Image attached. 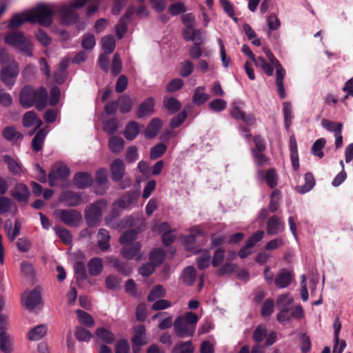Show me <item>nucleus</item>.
I'll use <instances>...</instances> for the list:
<instances>
[{
	"label": "nucleus",
	"mask_w": 353,
	"mask_h": 353,
	"mask_svg": "<svg viewBox=\"0 0 353 353\" xmlns=\"http://www.w3.org/2000/svg\"><path fill=\"white\" fill-rule=\"evenodd\" d=\"M101 0H73L70 4L61 6L50 4H39L34 8L30 10L31 23H39V24L48 26L52 22V15L59 12L63 21L65 23H72L77 19L75 10L83 7L86 3H91L92 5L88 8L87 14L92 15L98 8V3Z\"/></svg>",
	"instance_id": "obj_1"
},
{
	"label": "nucleus",
	"mask_w": 353,
	"mask_h": 353,
	"mask_svg": "<svg viewBox=\"0 0 353 353\" xmlns=\"http://www.w3.org/2000/svg\"><path fill=\"white\" fill-rule=\"evenodd\" d=\"M48 97L47 90L44 88L34 89L30 85L25 86L20 92L19 101L25 108L32 107L34 104L39 110H41L46 105Z\"/></svg>",
	"instance_id": "obj_2"
},
{
	"label": "nucleus",
	"mask_w": 353,
	"mask_h": 353,
	"mask_svg": "<svg viewBox=\"0 0 353 353\" xmlns=\"http://www.w3.org/2000/svg\"><path fill=\"white\" fill-rule=\"evenodd\" d=\"M198 321V316L192 312L178 316L173 323L174 333L180 338L192 337L194 334Z\"/></svg>",
	"instance_id": "obj_3"
},
{
	"label": "nucleus",
	"mask_w": 353,
	"mask_h": 353,
	"mask_svg": "<svg viewBox=\"0 0 353 353\" xmlns=\"http://www.w3.org/2000/svg\"><path fill=\"white\" fill-rule=\"evenodd\" d=\"M266 75L272 76L274 73V70H276V85L277 87V92L281 99L285 97V91L283 84V79L285 75V70L282 67L281 64L274 56L273 53L266 48Z\"/></svg>",
	"instance_id": "obj_4"
},
{
	"label": "nucleus",
	"mask_w": 353,
	"mask_h": 353,
	"mask_svg": "<svg viewBox=\"0 0 353 353\" xmlns=\"http://www.w3.org/2000/svg\"><path fill=\"white\" fill-rule=\"evenodd\" d=\"M5 43L12 46L26 56L32 55V45L31 41L20 32L8 33L5 37Z\"/></svg>",
	"instance_id": "obj_5"
},
{
	"label": "nucleus",
	"mask_w": 353,
	"mask_h": 353,
	"mask_svg": "<svg viewBox=\"0 0 353 353\" xmlns=\"http://www.w3.org/2000/svg\"><path fill=\"white\" fill-rule=\"evenodd\" d=\"M254 142L255 143V148L252 150V156L254 161L256 163V165L259 167L258 170V179L261 181H263L265 180V174L263 173V170L260 169L263 165L264 162V155H263V139L259 137H254Z\"/></svg>",
	"instance_id": "obj_6"
},
{
	"label": "nucleus",
	"mask_w": 353,
	"mask_h": 353,
	"mask_svg": "<svg viewBox=\"0 0 353 353\" xmlns=\"http://www.w3.org/2000/svg\"><path fill=\"white\" fill-rule=\"evenodd\" d=\"M107 203L99 201L90 206L85 212V219L90 225H95L101 221L103 212L106 209Z\"/></svg>",
	"instance_id": "obj_7"
},
{
	"label": "nucleus",
	"mask_w": 353,
	"mask_h": 353,
	"mask_svg": "<svg viewBox=\"0 0 353 353\" xmlns=\"http://www.w3.org/2000/svg\"><path fill=\"white\" fill-rule=\"evenodd\" d=\"M19 66L15 60L12 59L10 65L3 67L1 70V79L4 84L12 88L19 74Z\"/></svg>",
	"instance_id": "obj_8"
},
{
	"label": "nucleus",
	"mask_w": 353,
	"mask_h": 353,
	"mask_svg": "<svg viewBox=\"0 0 353 353\" xmlns=\"http://www.w3.org/2000/svg\"><path fill=\"white\" fill-rule=\"evenodd\" d=\"M21 303L28 310H32L41 303V293L38 290L25 292L21 295Z\"/></svg>",
	"instance_id": "obj_9"
},
{
	"label": "nucleus",
	"mask_w": 353,
	"mask_h": 353,
	"mask_svg": "<svg viewBox=\"0 0 353 353\" xmlns=\"http://www.w3.org/2000/svg\"><path fill=\"white\" fill-rule=\"evenodd\" d=\"M153 231L162 234V241L165 245H170L175 240V232L170 229V225L166 222L155 224L153 227Z\"/></svg>",
	"instance_id": "obj_10"
},
{
	"label": "nucleus",
	"mask_w": 353,
	"mask_h": 353,
	"mask_svg": "<svg viewBox=\"0 0 353 353\" xmlns=\"http://www.w3.org/2000/svg\"><path fill=\"white\" fill-rule=\"evenodd\" d=\"M145 0H137L139 3L137 6H130L125 14L126 19H131L134 16L139 18H146L150 15V10L145 4Z\"/></svg>",
	"instance_id": "obj_11"
},
{
	"label": "nucleus",
	"mask_w": 353,
	"mask_h": 353,
	"mask_svg": "<svg viewBox=\"0 0 353 353\" xmlns=\"http://www.w3.org/2000/svg\"><path fill=\"white\" fill-rule=\"evenodd\" d=\"M284 230L285 223L279 216L273 215L266 221V234L268 235H277L283 232Z\"/></svg>",
	"instance_id": "obj_12"
},
{
	"label": "nucleus",
	"mask_w": 353,
	"mask_h": 353,
	"mask_svg": "<svg viewBox=\"0 0 353 353\" xmlns=\"http://www.w3.org/2000/svg\"><path fill=\"white\" fill-rule=\"evenodd\" d=\"M294 278L293 271L283 268L276 275L274 282L278 288H285L291 284Z\"/></svg>",
	"instance_id": "obj_13"
},
{
	"label": "nucleus",
	"mask_w": 353,
	"mask_h": 353,
	"mask_svg": "<svg viewBox=\"0 0 353 353\" xmlns=\"http://www.w3.org/2000/svg\"><path fill=\"white\" fill-rule=\"evenodd\" d=\"M140 250L141 244L139 243H134L130 245H124L121 250V253L127 259H135L137 261H139L142 256Z\"/></svg>",
	"instance_id": "obj_14"
},
{
	"label": "nucleus",
	"mask_w": 353,
	"mask_h": 353,
	"mask_svg": "<svg viewBox=\"0 0 353 353\" xmlns=\"http://www.w3.org/2000/svg\"><path fill=\"white\" fill-rule=\"evenodd\" d=\"M70 175V170L65 165H62L55 170H52L49 174V183L54 186L59 181L65 180Z\"/></svg>",
	"instance_id": "obj_15"
},
{
	"label": "nucleus",
	"mask_w": 353,
	"mask_h": 353,
	"mask_svg": "<svg viewBox=\"0 0 353 353\" xmlns=\"http://www.w3.org/2000/svg\"><path fill=\"white\" fill-rule=\"evenodd\" d=\"M263 237V232L259 231L251 236L247 241L245 247L242 248L239 255L241 258L244 259L251 253V248H253L257 242L261 241Z\"/></svg>",
	"instance_id": "obj_16"
},
{
	"label": "nucleus",
	"mask_w": 353,
	"mask_h": 353,
	"mask_svg": "<svg viewBox=\"0 0 353 353\" xmlns=\"http://www.w3.org/2000/svg\"><path fill=\"white\" fill-rule=\"evenodd\" d=\"M290 156L292 162V168L294 171H298L299 169V159L298 152V145L296 141L294 134L290 137Z\"/></svg>",
	"instance_id": "obj_17"
},
{
	"label": "nucleus",
	"mask_w": 353,
	"mask_h": 353,
	"mask_svg": "<svg viewBox=\"0 0 353 353\" xmlns=\"http://www.w3.org/2000/svg\"><path fill=\"white\" fill-rule=\"evenodd\" d=\"M148 339L146 336V330L143 325H138L134 329V335L132 338L133 346H141L147 344Z\"/></svg>",
	"instance_id": "obj_18"
},
{
	"label": "nucleus",
	"mask_w": 353,
	"mask_h": 353,
	"mask_svg": "<svg viewBox=\"0 0 353 353\" xmlns=\"http://www.w3.org/2000/svg\"><path fill=\"white\" fill-rule=\"evenodd\" d=\"M59 216L61 221L66 224L72 225L79 222L81 219V215L79 212L73 210H62L59 212Z\"/></svg>",
	"instance_id": "obj_19"
},
{
	"label": "nucleus",
	"mask_w": 353,
	"mask_h": 353,
	"mask_svg": "<svg viewBox=\"0 0 353 353\" xmlns=\"http://www.w3.org/2000/svg\"><path fill=\"white\" fill-rule=\"evenodd\" d=\"M112 178L114 181L121 180L125 173V165L121 159H117L112 161L110 165Z\"/></svg>",
	"instance_id": "obj_20"
},
{
	"label": "nucleus",
	"mask_w": 353,
	"mask_h": 353,
	"mask_svg": "<svg viewBox=\"0 0 353 353\" xmlns=\"http://www.w3.org/2000/svg\"><path fill=\"white\" fill-rule=\"evenodd\" d=\"M14 350V339L8 332L0 334V352L12 353Z\"/></svg>",
	"instance_id": "obj_21"
},
{
	"label": "nucleus",
	"mask_w": 353,
	"mask_h": 353,
	"mask_svg": "<svg viewBox=\"0 0 353 353\" xmlns=\"http://www.w3.org/2000/svg\"><path fill=\"white\" fill-rule=\"evenodd\" d=\"M210 98V94L206 92L205 86H198L193 92L192 101L196 105H201L207 102Z\"/></svg>",
	"instance_id": "obj_22"
},
{
	"label": "nucleus",
	"mask_w": 353,
	"mask_h": 353,
	"mask_svg": "<svg viewBox=\"0 0 353 353\" xmlns=\"http://www.w3.org/2000/svg\"><path fill=\"white\" fill-rule=\"evenodd\" d=\"M139 198V194L137 192L129 193L124 195L117 202L113 205V210H117L119 208H126L131 204L134 203L137 201Z\"/></svg>",
	"instance_id": "obj_23"
},
{
	"label": "nucleus",
	"mask_w": 353,
	"mask_h": 353,
	"mask_svg": "<svg viewBox=\"0 0 353 353\" xmlns=\"http://www.w3.org/2000/svg\"><path fill=\"white\" fill-rule=\"evenodd\" d=\"M197 255L196 259V264L200 270H204L210 266L211 261V254L208 250H200L195 252Z\"/></svg>",
	"instance_id": "obj_24"
},
{
	"label": "nucleus",
	"mask_w": 353,
	"mask_h": 353,
	"mask_svg": "<svg viewBox=\"0 0 353 353\" xmlns=\"http://www.w3.org/2000/svg\"><path fill=\"white\" fill-rule=\"evenodd\" d=\"M3 161L8 165V170L13 174L20 176L25 172V170L23 168L20 163L12 158L10 156L5 155L3 157Z\"/></svg>",
	"instance_id": "obj_25"
},
{
	"label": "nucleus",
	"mask_w": 353,
	"mask_h": 353,
	"mask_svg": "<svg viewBox=\"0 0 353 353\" xmlns=\"http://www.w3.org/2000/svg\"><path fill=\"white\" fill-rule=\"evenodd\" d=\"M23 124L26 128L32 127L37 129L41 126L42 121L37 117L35 112L29 111L23 115Z\"/></svg>",
	"instance_id": "obj_26"
},
{
	"label": "nucleus",
	"mask_w": 353,
	"mask_h": 353,
	"mask_svg": "<svg viewBox=\"0 0 353 353\" xmlns=\"http://www.w3.org/2000/svg\"><path fill=\"white\" fill-rule=\"evenodd\" d=\"M26 22L31 23V17L29 10L15 14L10 21L8 27L10 28H17Z\"/></svg>",
	"instance_id": "obj_27"
},
{
	"label": "nucleus",
	"mask_w": 353,
	"mask_h": 353,
	"mask_svg": "<svg viewBox=\"0 0 353 353\" xmlns=\"http://www.w3.org/2000/svg\"><path fill=\"white\" fill-rule=\"evenodd\" d=\"M12 194L14 199L19 201H26L30 195V192L26 185L19 183L12 190Z\"/></svg>",
	"instance_id": "obj_28"
},
{
	"label": "nucleus",
	"mask_w": 353,
	"mask_h": 353,
	"mask_svg": "<svg viewBox=\"0 0 353 353\" xmlns=\"http://www.w3.org/2000/svg\"><path fill=\"white\" fill-rule=\"evenodd\" d=\"M154 101L151 97L141 103L138 110V117H149L154 112Z\"/></svg>",
	"instance_id": "obj_29"
},
{
	"label": "nucleus",
	"mask_w": 353,
	"mask_h": 353,
	"mask_svg": "<svg viewBox=\"0 0 353 353\" xmlns=\"http://www.w3.org/2000/svg\"><path fill=\"white\" fill-rule=\"evenodd\" d=\"M304 180V185L296 187V192L302 194L310 192L315 185L314 175L310 172H307L305 174Z\"/></svg>",
	"instance_id": "obj_30"
},
{
	"label": "nucleus",
	"mask_w": 353,
	"mask_h": 353,
	"mask_svg": "<svg viewBox=\"0 0 353 353\" xmlns=\"http://www.w3.org/2000/svg\"><path fill=\"white\" fill-rule=\"evenodd\" d=\"M161 126V121L158 118H154L147 126L145 131V136L148 139L154 137L158 134Z\"/></svg>",
	"instance_id": "obj_31"
},
{
	"label": "nucleus",
	"mask_w": 353,
	"mask_h": 353,
	"mask_svg": "<svg viewBox=\"0 0 353 353\" xmlns=\"http://www.w3.org/2000/svg\"><path fill=\"white\" fill-rule=\"evenodd\" d=\"M97 237L99 248L103 251L108 250L110 247V234L108 231L103 228L100 229Z\"/></svg>",
	"instance_id": "obj_32"
},
{
	"label": "nucleus",
	"mask_w": 353,
	"mask_h": 353,
	"mask_svg": "<svg viewBox=\"0 0 353 353\" xmlns=\"http://www.w3.org/2000/svg\"><path fill=\"white\" fill-rule=\"evenodd\" d=\"M47 330L48 328L46 325H38L28 332L27 337L30 341H38L46 334Z\"/></svg>",
	"instance_id": "obj_33"
},
{
	"label": "nucleus",
	"mask_w": 353,
	"mask_h": 353,
	"mask_svg": "<svg viewBox=\"0 0 353 353\" xmlns=\"http://www.w3.org/2000/svg\"><path fill=\"white\" fill-rule=\"evenodd\" d=\"M281 200V192L279 189H274L270 196L268 209L271 212H275L280 205Z\"/></svg>",
	"instance_id": "obj_34"
},
{
	"label": "nucleus",
	"mask_w": 353,
	"mask_h": 353,
	"mask_svg": "<svg viewBox=\"0 0 353 353\" xmlns=\"http://www.w3.org/2000/svg\"><path fill=\"white\" fill-rule=\"evenodd\" d=\"M6 229L8 236L11 241H13L20 233L21 223L16 219L14 221V228H12V221L8 220L6 221Z\"/></svg>",
	"instance_id": "obj_35"
},
{
	"label": "nucleus",
	"mask_w": 353,
	"mask_h": 353,
	"mask_svg": "<svg viewBox=\"0 0 353 353\" xmlns=\"http://www.w3.org/2000/svg\"><path fill=\"white\" fill-rule=\"evenodd\" d=\"M88 269L89 274L92 276L99 274L103 270L101 259L98 257L92 259L88 263Z\"/></svg>",
	"instance_id": "obj_36"
},
{
	"label": "nucleus",
	"mask_w": 353,
	"mask_h": 353,
	"mask_svg": "<svg viewBox=\"0 0 353 353\" xmlns=\"http://www.w3.org/2000/svg\"><path fill=\"white\" fill-rule=\"evenodd\" d=\"M183 37L185 40H191L195 43H201L202 41L201 31L194 29V27L186 28L183 31Z\"/></svg>",
	"instance_id": "obj_37"
},
{
	"label": "nucleus",
	"mask_w": 353,
	"mask_h": 353,
	"mask_svg": "<svg viewBox=\"0 0 353 353\" xmlns=\"http://www.w3.org/2000/svg\"><path fill=\"white\" fill-rule=\"evenodd\" d=\"M196 276V269L193 266H188L184 269L181 278L185 284L190 285L194 283Z\"/></svg>",
	"instance_id": "obj_38"
},
{
	"label": "nucleus",
	"mask_w": 353,
	"mask_h": 353,
	"mask_svg": "<svg viewBox=\"0 0 353 353\" xmlns=\"http://www.w3.org/2000/svg\"><path fill=\"white\" fill-rule=\"evenodd\" d=\"M95 334L98 339L107 343H112L115 339L114 335L104 327L97 328Z\"/></svg>",
	"instance_id": "obj_39"
},
{
	"label": "nucleus",
	"mask_w": 353,
	"mask_h": 353,
	"mask_svg": "<svg viewBox=\"0 0 353 353\" xmlns=\"http://www.w3.org/2000/svg\"><path fill=\"white\" fill-rule=\"evenodd\" d=\"M166 294V291L163 285H156L150 290L148 295V300L149 301H155L159 299L164 297Z\"/></svg>",
	"instance_id": "obj_40"
},
{
	"label": "nucleus",
	"mask_w": 353,
	"mask_h": 353,
	"mask_svg": "<svg viewBox=\"0 0 353 353\" xmlns=\"http://www.w3.org/2000/svg\"><path fill=\"white\" fill-rule=\"evenodd\" d=\"M77 314L78 321L81 324L88 327H94V320L91 315L81 310H77Z\"/></svg>",
	"instance_id": "obj_41"
},
{
	"label": "nucleus",
	"mask_w": 353,
	"mask_h": 353,
	"mask_svg": "<svg viewBox=\"0 0 353 353\" xmlns=\"http://www.w3.org/2000/svg\"><path fill=\"white\" fill-rule=\"evenodd\" d=\"M74 182L79 188H84L91 184L92 177L87 173H79L74 176Z\"/></svg>",
	"instance_id": "obj_42"
},
{
	"label": "nucleus",
	"mask_w": 353,
	"mask_h": 353,
	"mask_svg": "<svg viewBox=\"0 0 353 353\" xmlns=\"http://www.w3.org/2000/svg\"><path fill=\"white\" fill-rule=\"evenodd\" d=\"M279 181V175L274 168L266 170V185L271 189L277 186Z\"/></svg>",
	"instance_id": "obj_43"
},
{
	"label": "nucleus",
	"mask_w": 353,
	"mask_h": 353,
	"mask_svg": "<svg viewBox=\"0 0 353 353\" xmlns=\"http://www.w3.org/2000/svg\"><path fill=\"white\" fill-rule=\"evenodd\" d=\"M101 47L106 54H110L115 48V41L112 36L107 35L101 40Z\"/></svg>",
	"instance_id": "obj_44"
},
{
	"label": "nucleus",
	"mask_w": 353,
	"mask_h": 353,
	"mask_svg": "<svg viewBox=\"0 0 353 353\" xmlns=\"http://www.w3.org/2000/svg\"><path fill=\"white\" fill-rule=\"evenodd\" d=\"M47 132L44 130H40L37 133L32 141V147L34 151L37 152L41 150Z\"/></svg>",
	"instance_id": "obj_45"
},
{
	"label": "nucleus",
	"mask_w": 353,
	"mask_h": 353,
	"mask_svg": "<svg viewBox=\"0 0 353 353\" xmlns=\"http://www.w3.org/2000/svg\"><path fill=\"white\" fill-rule=\"evenodd\" d=\"M139 132V125L135 121L130 122L125 130L124 135L128 140L134 139Z\"/></svg>",
	"instance_id": "obj_46"
},
{
	"label": "nucleus",
	"mask_w": 353,
	"mask_h": 353,
	"mask_svg": "<svg viewBox=\"0 0 353 353\" xmlns=\"http://www.w3.org/2000/svg\"><path fill=\"white\" fill-rule=\"evenodd\" d=\"M326 140L324 138L318 139L312 145L311 151L313 155L322 159L324 157V153L322 150L325 147Z\"/></svg>",
	"instance_id": "obj_47"
},
{
	"label": "nucleus",
	"mask_w": 353,
	"mask_h": 353,
	"mask_svg": "<svg viewBox=\"0 0 353 353\" xmlns=\"http://www.w3.org/2000/svg\"><path fill=\"white\" fill-rule=\"evenodd\" d=\"M241 51L245 55L248 56L251 60L254 62L256 67L261 68L265 70V61L261 58L259 57L257 59H255L254 54L247 45H243L241 48Z\"/></svg>",
	"instance_id": "obj_48"
},
{
	"label": "nucleus",
	"mask_w": 353,
	"mask_h": 353,
	"mask_svg": "<svg viewBox=\"0 0 353 353\" xmlns=\"http://www.w3.org/2000/svg\"><path fill=\"white\" fill-rule=\"evenodd\" d=\"M194 347L190 341L177 343L172 349V353H193Z\"/></svg>",
	"instance_id": "obj_49"
},
{
	"label": "nucleus",
	"mask_w": 353,
	"mask_h": 353,
	"mask_svg": "<svg viewBox=\"0 0 353 353\" xmlns=\"http://www.w3.org/2000/svg\"><path fill=\"white\" fill-rule=\"evenodd\" d=\"M74 336L78 341L86 342L92 337V334L89 330L81 326H77L75 328Z\"/></svg>",
	"instance_id": "obj_50"
},
{
	"label": "nucleus",
	"mask_w": 353,
	"mask_h": 353,
	"mask_svg": "<svg viewBox=\"0 0 353 353\" xmlns=\"http://www.w3.org/2000/svg\"><path fill=\"white\" fill-rule=\"evenodd\" d=\"M124 141L122 138L112 137L110 139L108 145L110 150L113 152L118 153L123 148Z\"/></svg>",
	"instance_id": "obj_51"
},
{
	"label": "nucleus",
	"mask_w": 353,
	"mask_h": 353,
	"mask_svg": "<svg viewBox=\"0 0 353 353\" xmlns=\"http://www.w3.org/2000/svg\"><path fill=\"white\" fill-rule=\"evenodd\" d=\"M3 135L5 139L12 141H17L22 138V134L12 127L6 128L3 132Z\"/></svg>",
	"instance_id": "obj_52"
},
{
	"label": "nucleus",
	"mask_w": 353,
	"mask_h": 353,
	"mask_svg": "<svg viewBox=\"0 0 353 353\" xmlns=\"http://www.w3.org/2000/svg\"><path fill=\"white\" fill-rule=\"evenodd\" d=\"M137 239V233L134 230H130L123 234L120 239L119 242L123 245H130L134 243V240Z\"/></svg>",
	"instance_id": "obj_53"
},
{
	"label": "nucleus",
	"mask_w": 353,
	"mask_h": 353,
	"mask_svg": "<svg viewBox=\"0 0 353 353\" xmlns=\"http://www.w3.org/2000/svg\"><path fill=\"white\" fill-rule=\"evenodd\" d=\"M96 45V39L93 34H86L82 37L81 46L86 50H92Z\"/></svg>",
	"instance_id": "obj_54"
},
{
	"label": "nucleus",
	"mask_w": 353,
	"mask_h": 353,
	"mask_svg": "<svg viewBox=\"0 0 353 353\" xmlns=\"http://www.w3.org/2000/svg\"><path fill=\"white\" fill-rule=\"evenodd\" d=\"M150 259L154 265H159L165 259L164 252L159 248L154 249L150 253Z\"/></svg>",
	"instance_id": "obj_55"
},
{
	"label": "nucleus",
	"mask_w": 353,
	"mask_h": 353,
	"mask_svg": "<svg viewBox=\"0 0 353 353\" xmlns=\"http://www.w3.org/2000/svg\"><path fill=\"white\" fill-rule=\"evenodd\" d=\"M227 107V102L221 99L212 100L209 103V108L212 111L219 112L224 110Z\"/></svg>",
	"instance_id": "obj_56"
},
{
	"label": "nucleus",
	"mask_w": 353,
	"mask_h": 353,
	"mask_svg": "<svg viewBox=\"0 0 353 353\" xmlns=\"http://www.w3.org/2000/svg\"><path fill=\"white\" fill-rule=\"evenodd\" d=\"M285 244V239L282 236H279L272 239L266 243V251L275 250L281 248Z\"/></svg>",
	"instance_id": "obj_57"
},
{
	"label": "nucleus",
	"mask_w": 353,
	"mask_h": 353,
	"mask_svg": "<svg viewBox=\"0 0 353 353\" xmlns=\"http://www.w3.org/2000/svg\"><path fill=\"white\" fill-rule=\"evenodd\" d=\"M243 28L248 39L250 40L254 45L259 46L261 41L259 39L256 38V34L250 25L245 23L243 26Z\"/></svg>",
	"instance_id": "obj_58"
},
{
	"label": "nucleus",
	"mask_w": 353,
	"mask_h": 353,
	"mask_svg": "<svg viewBox=\"0 0 353 353\" xmlns=\"http://www.w3.org/2000/svg\"><path fill=\"white\" fill-rule=\"evenodd\" d=\"M321 125L323 128L327 129L328 131L334 132V134L338 132L339 125H341V130L343 129V123L340 122H334L330 120L323 119L321 121Z\"/></svg>",
	"instance_id": "obj_59"
},
{
	"label": "nucleus",
	"mask_w": 353,
	"mask_h": 353,
	"mask_svg": "<svg viewBox=\"0 0 353 353\" xmlns=\"http://www.w3.org/2000/svg\"><path fill=\"white\" fill-rule=\"evenodd\" d=\"M225 250L223 248H218L217 249H216L212 261V265L215 268L219 266L223 262Z\"/></svg>",
	"instance_id": "obj_60"
},
{
	"label": "nucleus",
	"mask_w": 353,
	"mask_h": 353,
	"mask_svg": "<svg viewBox=\"0 0 353 353\" xmlns=\"http://www.w3.org/2000/svg\"><path fill=\"white\" fill-rule=\"evenodd\" d=\"M165 107L170 111L174 112L179 110L181 108L180 102L174 98H168L164 100Z\"/></svg>",
	"instance_id": "obj_61"
},
{
	"label": "nucleus",
	"mask_w": 353,
	"mask_h": 353,
	"mask_svg": "<svg viewBox=\"0 0 353 353\" xmlns=\"http://www.w3.org/2000/svg\"><path fill=\"white\" fill-rule=\"evenodd\" d=\"M54 231L57 235L65 243L69 244L72 241L70 233L65 229L55 228Z\"/></svg>",
	"instance_id": "obj_62"
},
{
	"label": "nucleus",
	"mask_w": 353,
	"mask_h": 353,
	"mask_svg": "<svg viewBox=\"0 0 353 353\" xmlns=\"http://www.w3.org/2000/svg\"><path fill=\"white\" fill-rule=\"evenodd\" d=\"M166 150V146L163 143H159L151 150L150 157L156 159L161 157Z\"/></svg>",
	"instance_id": "obj_63"
},
{
	"label": "nucleus",
	"mask_w": 353,
	"mask_h": 353,
	"mask_svg": "<svg viewBox=\"0 0 353 353\" xmlns=\"http://www.w3.org/2000/svg\"><path fill=\"white\" fill-rule=\"evenodd\" d=\"M130 345L127 340L120 339L115 345V353H128Z\"/></svg>",
	"instance_id": "obj_64"
}]
</instances>
